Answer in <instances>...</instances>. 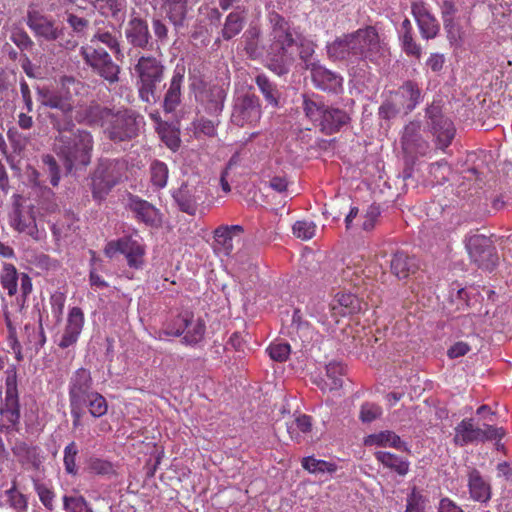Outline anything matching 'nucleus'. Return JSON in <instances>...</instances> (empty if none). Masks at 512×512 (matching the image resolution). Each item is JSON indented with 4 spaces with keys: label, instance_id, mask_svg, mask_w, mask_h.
<instances>
[{
    "label": "nucleus",
    "instance_id": "nucleus-1",
    "mask_svg": "<svg viewBox=\"0 0 512 512\" xmlns=\"http://www.w3.org/2000/svg\"><path fill=\"white\" fill-rule=\"evenodd\" d=\"M271 44L267 50V68L278 76L290 72L298 54L302 67L310 71L314 86L328 94L343 92V77L314 58L316 44L300 33L277 12L269 14Z\"/></svg>",
    "mask_w": 512,
    "mask_h": 512
},
{
    "label": "nucleus",
    "instance_id": "nucleus-51",
    "mask_svg": "<svg viewBox=\"0 0 512 512\" xmlns=\"http://www.w3.org/2000/svg\"><path fill=\"white\" fill-rule=\"evenodd\" d=\"M87 469L96 475H110L114 473L113 464L107 460L91 457L87 461Z\"/></svg>",
    "mask_w": 512,
    "mask_h": 512
},
{
    "label": "nucleus",
    "instance_id": "nucleus-39",
    "mask_svg": "<svg viewBox=\"0 0 512 512\" xmlns=\"http://www.w3.org/2000/svg\"><path fill=\"white\" fill-rule=\"evenodd\" d=\"M54 155L45 154L42 156L43 170L49 178L53 187H57L61 180V166Z\"/></svg>",
    "mask_w": 512,
    "mask_h": 512
},
{
    "label": "nucleus",
    "instance_id": "nucleus-42",
    "mask_svg": "<svg viewBox=\"0 0 512 512\" xmlns=\"http://www.w3.org/2000/svg\"><path fill=\"white\" fill-rule=\"evenodd\" d=\"M206 325L202 318L198 317L191 320V326L186 329V334L183 337V342L189 345L199 343L205 334Z\"/></svg>",
    "mask_w": 512,
    "mask_h": 512
},
{
    "label": "nucleus",
    "instance_id": "nucleus-6",
    "mask_svg": "<svg viewBox=\"0 0 512 512\" xmlns=\"http://www.w3.org/2000/svg\"><path fill=\"white\" fill-rule=\"evenodd\" d=\"M138 77L139 96L146 103H156L159 96L156 88L163 80L165 67L154 56H141L134 67Z\"/></svg>",
    "mask_w": 512,
    "mask_h": 512
},
{
    "label": "nucleus",
    "instance_id": "nucleus-12",
    "mask_svg": "<svg viewBox=\"0 0 512 512\" xmlns=\"http://www.w3.org/2000/svg\"><path fill=\"white\" fill-rule=\"evenodd\" d=\"M261 117L259 98L253 93L238 96L233 105L231 122L239 127L254 125Z\"/></svg>",
    "mask_w": 512,
    "mask_h": 512
},
{
    "label": "nucleus",
    "instance_id": "nucleus-54",
    "mask_svg": "<svg viewBox=\"0 0 512 512\" xmlns=\"http://www.w3.org/2000/svg\"><path fill=\"white\" fill-rule=\"evenodd\" d=\"M78 454V447L75 442L69 443L65 449H64V466L65 471L68 474L76 475L78 472L77 466H76V456Z\"/></svg>",
    "mask_w": 512,
    "mask_h": 512
},
{
    "label": "nucleus",
    "instance_id": "nucleus-57",
    "mask_svg": "<svg viewBox=\"0 0 512 512\" xmlns=\"http://www.w3.org/2000/svg\"><path fill=\"white\" fill-rule=\"evenodd\" d=\"M66 22L71 27L73 33L78 37H83L89 28V20L79 17L73 13H66Z\"/></svg>",
    "mask_w": 512,
    "mask_h": 512
},
{
    "label": "nucleus",
    "instance_id": "nucleus-46",
    "mask_svg": "<svg viewBox=\"0 0 512 512\" xmlns=\"http://www.w3.org/2000/svg\"><path fill=\"white\" fill-rule=\"evenodd\" d=\"M326 107L327 106L324 105L322 102L317 101L311 96L307 94L303 95V110L309 119L320 121Z\"/></svg>",
    "mask_w": 512,
    "mask_h": 512
},
{
    "label": "nucleus",
    "instance_id": "nucleus-15",
    "mask_svg": "<svg viewBox=\"0 0 512 512\" xmlns=\"http://www.w3.org/2000/svg\"><path fill=\"white\" fill-rule=\"evenodd\" d=\"M95 392L90 371L85 368L77 369L69 381V402L85 404Z\"/></svg>",
    "mask_w": 512,
    "mask_h": 512
},
{
    "label": "nucleus",
    "instance_id": "nucleus-35",
    "mask_svg": "<svg viewBox=\"0 0 512 512\" xmlns=\"http://www.w3.org/2000/svg\"><path fill=\"white\" fill-rule=\"evenodd\" d=\"M187 5L188 1L163 3V9L166 13V16L176 30L184 26L188 12Z\"/></svg>",
    "mask_w": 512,
    "mask_h": 512
},
{
    "label": "nucleus",
    "instance_id": "nucleus-53",
    "mask_svg": "<svg viewBox=\"0 0 512 512\" xmlns=\"http://www.w3.org/2000/svg\"><path fill=\"white\" fill-rule=\"evenodd\" d=\"M402 110L400 103L390 95L379 107V116L382 119L390 120L399 115Z\"/></svg>",
    "mask_w": 512,
    "mask_h": 512
},
{
    "label": "nucleus",
    "instance_id": "nucleus-64",
    "mask_svg": "<svg viewBox=\"0 0 512 512\" xmlns=\"http://www.w3.org/2000/svg\"><path fill=\"white\" fill-rule=\"evenodd\" d=\"M6 495L11 507L19 511L26 510L27 499L21 492L17 490L15 481H13L12 487L6 491Z\"/></svg>",
    "mask_w": 512,
    "mask_h": 512
},
{
    "label": "nucleus",
    "instance_id": "nucleus-59",
    "mask_svg": "<svg viewBox=\"0 0 512 512\" xmlns=\"http://www.w3.org/2000/svg\"><path fill=\"white\" fill-rule=\"evenodd\" d=\"M382 415V409L375 403L366 402L362 404L359 413V419L363 423H371Z\"/></svg>",
    "mask_w": 512,
    "mask_h": 512
},
{
    "label": "nucleus",
    "instance_id": "nucleus-33",
    "mask_svg": "<svg viewBox=\"0 0 512 512\" xmlns=\"http://www.w3.org/2000/svg\"><path fill=\"white\" fill-rule=\"evenodd\" d=\"M161 141L172 151H177L180 147V130L175 125L166 121H159L156 126Z\"/></svg>",
    "mask_w": 512,
    "mask_h": 512
},
{
    "label": "nucleus",
    "instance_id": "nucleus-49",
    "mask_svg": "<svg viewBox=\"0 0 512 512\" xmlns=\"http://www.w3.org/2000/svg\"><path fill=\"white\" fill-rule=\"evenodd\" d=\"M96 41H99L106 45L118 58L120 55L123 56L120 48V44L115 35L108 31H98L91 38V44H94Z\"/></svg>",
    "mask_w": 512,
    "mask_h": 512
},
{
    "label": "nucleus",
    "instance_id": "nucleus-13",
    "mask_svg": "<svg viewBox=\"0 0 512 512\" xmlns=\"http://www.w3.org/2000/svg\"><path fill=\"white\" fill-rule=\"evenodd\" d=\"M172 197L181 212L194 216L198 207L205 202L204 186L185 182L173 192Z\"/></svg>",
    "mask_w": 512,
    "mask_h": 512
},
{
    "label": "nucleus",
    "instance_id": "nucleus-31",
    "mask_svg": "<svg viewBox=\"0 0 512 512\" xmlns=\"http://www.w3.org/2000/svg\"><path fill=\"white\" fill-rule=\"evenodd\" d=\"M0 413L8 427H15L20 420V403L18 394H5Z\"/></svg>",
    "mask_w": 512,
    "mask_h": 512
},
{
    "label": "nucleus",
    "instance_id": "nucleus-9",
    "mask_svg": "<svg viewBox=\"0 0 512 512\" xmlns=\"http://www.w3.org/2000/svg\"><path fill=\"white\" fill-rule=\"evenodd\" d=\"M427 127L436 138V146L444 150L447 148L454 136L455 127L453 122L442 113V108L432 103L426 108Z\"/></svg>",
    "mask_w": 512,
    "mask_h": 512
},
{
    "label": "nucleus",
    "instance_id": "nucleus-25",
    "mask_svg": "<svg viewBox=\"0 0 512 512\" xmlns=\"http://www.w3.org/2000/svg\"><path fill=\"white\" fill-rule=\"evenodd\" d=\"M129 207L135 217L146 225L157 227L160 224L161 215L151 203L138 197H131Z\"/></svg>",
    "mask_w": 512,
    "mask_h": 512
},
{
    "label": "nucleus",
    "instance_id": "nucleus-43",
    "mask_svg": "<svg viewBox=\"0 0 512 512\" xmlns=\"http://www.w3.org/2000/svg\"><path fill=\"white\" fill-rule=\"evenodd\" d=\"M169 170L167 165L159 160H154L150 165L151 182L157 189H162L166 186L168 180Z\"/></svg>",
    "mask_w": 512,
    "mask_h": 512
},
{
    "label": "nucleus",
    "instance_id": "nucleus-37",
    "mask_svg": "<svg viewBox=\"0 0 512 512\" xmlns=\"http://www.w3.org/2000/svg\"><path fill=\"white\" fill-rule=\"evenodd\" d=\"M19 274L13 264L5 263L0 274V282L3 289L7 290L9 296L17 293Z\"/></svg>",
    "mask_w": 512,
    "mask_h": 512
},
{
    "label": "nucleus",
    "instance_id": "nucleus-18",
    "mask_svg": "<svg viewBox=\"0 0 512 512\" xmlns=\"http://www.w3.org/2000/svg\"><path fill=\"white\" fill-rule=\"evenodd\" d=\"M401 144L406 154L425 155L429 150V143L421 135V122L411 121L405 127Z\"/></svg>",
    "mask_w": 512,
    "mask_h": 512
},
{
    "label": "nucleus",
    "instance_id": "nucleus-48",
    "mask_svg": "<svg viewBox=\"0 0 512 512\" xmlns=\"http://www.w3.org/2000/svg\"><path fill=\"white\" fill-rule=\"evenodd\" d=\"M226 96V90L222 86H212L208 94L209 109L214 113H220L223 110Z\"/></svg>",
    "mask_w": 512,
    "mask_h": 512
},
{
    "label": "nucleus",
    "instance_id": "nucleus-30",
    "mask_svg": "<svg viewBox=\"0 0 512 512\" xmlns=\"http://www.w3.org/2000/svg\"><path fill=\"white\" fill-rule=\"evenodd\" d=\"M375 458L384 467L395 472L399 476H406L409 472L410 462L400 456L387 451L375 452Z\"/></svg>",
    "mask_w": 512,
    "mask_h": 512
},
{
    "label": "nucleus",
    "instance_id": "nucleus-40",
    "mask_svg": "<svg viewBox=\"0 0 512 512\" xmlns=\"http://www.w3.org/2000/svg\"><path fill=\"white\" fill-rule=\"evenodd\" d=\"M192 318L193 313L190 311H184L180 313L172 323L167 325L165 334L175 337H179L183 333L186 334V329L191 326Z\"/></svg>",
    "mask_w": 512,
    "mask_h": 512
},
{
    "label": "nucleus",
    "instance_id": "nucleus-60",
    "mask_svg": "<svg viewBox=\"0 0 512 512\" xmlns=\"http://www.w3.org/2000/svg\"><path fill=\"white\" fill-rule=\"evenodd\" d=\"M426 498L414 487L407 497L405 512H424Z\"/></svg>",
    "mask_w": 512,
    "mask_h": 512
},
{
    "label": "nucleus",
    "instance_id": "nucleus-2",
    "mask_svg": "<svg viewBox=\"0 0 512 512\" xmlns=\"http://www.w3.org/2000/svg\"><path fill=\"white\" fill-rule=\"evenodd\" d=\"M48 118L56 131L53 152L62 165L63 174L75 177L92 162L94 137L90 131L78 128L71 117L49 114Z\"/></svg>",
    "mask_w": 512,
    "mask_h": 512
},
{
    "label": "nucleus",
    "instance_id": "nucleus-20",
    "mask_svg": "<svg viewBox=\"0 0 512 512\" xmlns=\"http://www.w3.org/2000/svg\"><path fill=\"white\" fill-rule=\"evenodd\" d=\"M244 229L240 225L220 226L214 231V250L226 256L234 249V242H239V237Z\"/></svg>",
    "mask_w": 512,
    "mask_h": 512
},
{
    "label": "nucleus",
    "instance_id": "nucleus-36",
    "mask_svg": "<svg viewBox=\"0 0 512 512\" xmlns=\"http://www.w3.org/2000/svg\"><path fill=\"white\" fill-rule=\"evenodd\" d=\"M244 23L245 15L243 11L229 13L221 31L223 39L228 41L238 35L242 31Z\"/></svg>",
    "mask_w": 512,
    "mask_h": 512
},
{
    "label": "nucleus",
    "instance_id": "nucleus-38",
    "mask_svg": "<svg viewBox=\"0 0 512 512\" xmlns=\"http://www.w3.org/2000/svg\"><path fill=\"white\" fill-rule=\"evenodd\" d=\"M48 107L57 109L61 114L57 113L60 117H71V113L74 109L73 101L71 97L63 91H56L54 97L48 99Z\"/></svg>",
    "mask_w": 512,
    "mask_h": 512
},
{
    "label": "nucleus",
    "instance_id": "nucleus-52",
    "mask_svg": "<svg viewBox=\"0 0 512 512\" xmlns=\"http://www.w3.org/2000/svg\"><path fill=\"white\" fill-rule=\"evenodd\" d=\"M259 30L252 28L245 34V51L250 58L256 59L261 55V50L258 46Z\"/></svg>",
    "mask_w": 512,
    "mask_h": 512
},
{
    "label": "nucleus",
    "instance_id": "nucleus-22",
    "mask_svg": "<svg viewBox=\"0 0 512 512\" xmlns=\"http://www.w3.org/2000/svg\"><path fill=\"white\" fill-rule=\"evenodd\" d=\"M391 96L400 103L404 114L411 113L421 101V90L414 81H405Z\"/></svg>",
    "mask_w": 512,
    "mask_h": 512
},
{
    "label": "nucleus",
    "instance_id": "nucleus-62",
    "mask_svg": "<svg viewBox=\"0 0 512 512\" xmlns=\"http://www.w3.org/2000/svg\"><path fill=\"white\" fill-rule=\"evenodd\" d=\"M293 234L300 239L309 240L315 235L316 226L311 221H297L293 225Z\"/></svg>",
    "mask_w": 512,
    "mask_h": 512
},
{
    "label": "nucleus",
    "instance_id": "nucleus-32",
    "mask_svg": "<svg viewBox=\"0 0 512 512\" xmlns=\"http://www.w3.org/2000/svg\"><path fill=\"white\" fill-rule=\"evenodd\" d=\"M364 443L367 446H390L396 449L408 451L406 444L392 431H382L377 434H371L365 438Z\"/></svg>",
    "mask_w": 512,
    "mask_h": 512
},
{
    "label": "nucleus",
    "instance_id": "nucleus-16",
    "mask_svg": "<svg viewBox=\"0 0 512 512\" xmlns=\"http://www.w3.org/2000/svg\"><path fill=\"white\" fill-rule=\"evenodd\" d=\"M125 37L134 48L152 50L154 41L149 31L148 23L140 17H132L125 27Z\"/></svg>",
    "mask_w": 512,
    "mask_h": 512
},
{
    "label": "nucleus",
    "instance_id": "nucleus-11",
    "mask_svg": "<svg viewBox=\"0 0 512 512\" xmlns=\"http://www.w3.org/2000/svg\"><path fill=\"white\" fill-rule=\"evenodd\" d=\"M326 54L332 62L354 64L360 62L355 31L342 34L326 44Z\"/></svg>",
    "mask_w": 512,
    "mask_h": 512
},
{
    "label": "nucleus",
    "instance_id": "nucleus-56",
    "mask_svg": "<svg viewBox=\"0 0 512 512\" xmlns=\"http://www.w3.org/2000/svg\"><path fill=\"white\" fill-rule=\"evenodd\" d=\"M99 9L103 14L111 15L118 19L119 14L125 9V0H98Z\"/></svg>",
    "mask_w": 512,
    "mask_h": 512
},
{
    "label": "nucleus",
    "instance_id": "nucleus-7",
    "mask_svg": "<svg viewBox=\"0 0 512 512\" xmlns=\"http://www.w3.org/2000/svg\"><path fill=\"white\" fill-rule=\"evenodd\" d=\"M81 56L85 63L100 77L110 84L119 81L120 66L117 65L102 48L82 47Z\"/></svg>",
    "mask_w": 512,
    "mask_h": 512
},
{
    "label": "nucleus",
    "instance_id": "nucleus-24",
    "mask_svg": "<svg viewBox=\"0 0 512 512\" xmlns=\"http://www.w3.org/2000/svg\"><path fill=\"white\" fill-rule=\"evenodd\" d=\"M184 74V67H176L173 72L163 99V109L166 113L174 112L181 103V88L185 77Z\"/></svg>",
    "mask_w": 512,
    "mask_h": 512
},
{
    "label": "nucleus",
    "instance_id": "nucleus-29",
    "mask_svg": "<svg viewBox=\"0 0 512 512\" xmlns=\"http://www.w3.org/2000/svg\"><path fill=\"white\" fill-rule=\"evenodd\" d=\"M456 435L454 437L455 444L464 446L474 441H481L483 429L475 428L472 419L462 420L455 428Z\"/></svg>",
    "mask_w": 512,
    "mask_h": 512
},
{
    "label": "nucleus",
    "instance_id": "nucleus-14",
    "mask_svg": "<svg viewBox=\"0 0 512 512\" xmlns=\"http://www.w3.org/2000/svg\"><path fill=\"white\" fill-rule=\"evenodd\" d=\"M118 252L126 256L128 265L132 268H139L143 264L144 247L130 236L106 244L104 254L107 257L113 258Z\"/></svg>",
    "mask_w": 512,
    "mask_h": 512
},
{
    "label": "nucleus",
    "instance_id": "nucleus-61",
    "mask_svg": "<svg viewBox=\"0 0 512 512\" xmlns=\"http://www.w3.org/2000/svg\"><path fill=\"white\" fill-rule=\"evenodd\" d=\"M402 50L408 55L416 59H420L422 48L413 38V33L408 35H399Z\"/></svg>",
    "mask_w": 512,
    "mask_h": 512
},
{
    "label": "nucleus",
    "instance_id": "nucleus-10",
    "mask_svg": "<svg viewBox=\"0 0 512 512\" xmlns=\"http://www.w3.org/2000/svg\"><path fill=\"white\" fill-rule=\"evenodd\" d=\"M470 259L481 269L492 271L498 262L496 248L484 235L470 236L466 242Z\"/></svg>",
    "mask_w": 512,
    "mask_h": 512
},
{
    "label": "nucleus",
    "instance_id": "nucleus-8",
    "mask_svg": "<svg viewBox=\"0 0 512 512\" xmlns=\"http://www.w3.org/2000/svg\"><path fill=\"white\" fill-rule=\"evenodd\" d=\"M360 61L377 63L385 57L386 43L381 39L377 29L368 25L355 31Z\"/></svg>",
    "mask_w": 512,
    "mask_h": 512
},
{
    "label": "nucleus",
    "instance_id": "nucleus-5",
    "mask_svg": "<svg viewBox=\"0 0 512 512\" xmlns=\"http://www.w3.org/2000/svg\"><path fill=\"white\" fill-rule=\"evenodd\" d=\"M26 24L38 39L46 42H58L66 49H73L78 45L73 38L66 39L65 27L61 22L38 10L27 12Z\"/></svg>",
    "mask_w": 512,
    "mask_h": 512
},
{
    "label": "nucleus",
    "instance_id": "nucleus-17",
    "mask_svg": "<svg viewBox=\"0 0 512 512\" xmlns=\"http://www.w3.org/2000/svg\"><path fill=\"white\" fill-rule=\"evenodd\" d=\"M411 12L417 22L422 38L426 40L434 39L440 31V24L426 4L422 1H413Z\"/></svg>",
    "mask_w": 512,
    "mask_h": 512
},
{
    "label": "nucleus",
    "instance_id": "nucleus-4",
    "mask_svg": "<svg viewBox=\"0 0 512 512\" xmlns=\"http://www.w3.org/2000/svg\"><path fill=\"white\" fill-rule=\"evenodd\" d=\"M145 125L144 117L130 108L113 111L104 134L115 144L130 142L136 139Z\"/></svg>",
    "mask_w": 512,
    "mask_h": 512
},
{
    "label": "nucleus",
    "instance_id": "nucleus-45",
    "mask_svg": "<svg viewBox=\"0 0 512 512\" xmlns=\"http://www.w3.org/2000/svg\"><path fill=\"white\" fill-rule=\"evenodd\" d=\"M302 466L304 469L308 470L310 473H334L337 469V466L334 463L327 462L324 460H319L314 458L313 456L305 457L302 460Z\"/></svg>",
    "mask_w": 512,
    "mask_h": 512
},
{
    "label": "nucleus",
    "instance_id": "nucleus-63",
    "mask_svg": "<svg viewBox=\"0 0 512 512\" xmlns=\"http://www.w3.org/2000/svg\"><path fill=\"white\" fill-rule=\"evenodd\" d=\"M336 300L338 304L345 309L342 314H351L359 309V300L351 293H338Z\"/></svg>",
    "mask_w": 512,
    "mask_h": 512
},
{
    "label": "nucleus",
    "instance_id": "nucleus-23",
    "mask_svg": "<svg viewBox=\"0 0 512 512\" xmlns=\"http://www.w3.org/2000/svg\"><path fill=\"white\" fill-rule=\"evenodd\" d=\"M83 325L84 314L82 309L79 307H73L68 314L67 324L59 342V347L65 349L74 345L79 338Z\"/></svg>",
    "mask_w": 512,
    "mask_h": 512
},
{
    "label": "nucleus",
    "instance_id": "nucleus-3",
    "mask_svg": "<svg viewBox=\"0 0 512 512\" xmlns=\"http://www.w3.org/2000/svg\"><path fill=\"white\" fill-rule=\"evenodd\" d=\"M127 170L128 162L124 158L98 157L87 176L93 201L101 204L106 200L126 177Z\"/></svg>",
    "mask_w": 512,
    "mask_h": 512
},
{
    "label": "nucleus",
    "instance_id": "nucleus-28",
    "mask_svg": "<svg viewBox=\"0 0 512 512\" xmlns=\"http://www.w3.org/2000/svg\"><path fill=\"white\" fill-rule=\"evenodd\" d=\"M10 225L20 233H27L33 239H38V228L33 216H24L20 210V205L16 204L13 212L10 214Z\"/></svg>",
    "mask_w": 512,
    "mask_h": 512
},
{
    "label": "nucleus",
    "instance_id": "nucleus-26",
    "mask_svg": "<svg viewBox=\"0 0 512 512\" xmlns=\"http://www.w3.org/2000/svg\"><path fill=\"white\" fill-rule=\"evenodd\" d=\"M468 488L473 500L486 503L491 499V485L483 478L476 468L468 471Z\"/></svg>",
    "mask_w": 512,
    "mask_h": 512
},
{
    "label": "nucleus",
    "instance_id": "nucleus-27",
    "mask_svg": "<svg viewBox=\"0 0 512 512\" xmlns=\"http://www.w3.org/2000/svg\"><path fill=\"white\" fill-rule=\"evenodd\" d=\"M349 121L350 116L344 110L327 106L320 119V126L322 132L331 135L339 131Z\"/></svg>",
    "mask_w": 512,
    "mask_h": 512
},
{
    "label": "nucleus",
    "instance_id": "nucleus-41",
    "mask_svg": "<svg viewBox=\"0 0 512 512\" xmlns=\"http://www.w3.org/2000/svg\"><path fill=\"white\" fill-rule=\"evenodd\" d=\"M255 82L264 95L265 99L272 105L278 104L279 99V91L277 89V86L270 81V79L264 75L260 74L256 77Z\"/></svg>",
    "mask_w": 512,
    "mask_h": 512
},
{
    "label": "nucleus",
    "instance_id": "nucleus-44",
    "mask_svg": "<svg viewBox=\"0 0 512 512\" xmlns=\"http://www.w3.org/2000/svg\"><path fill=\"white\" fill-rule=\"evenodd\" d=\"M326 377L327 381H325V385L329 388V390H337L342 387L343 380V366L340 363L332 362L326 365Z\"/></svg>",
    "mask_w": 512,
    "mask_h": 512
},
{
    "label": "nucleus",
    "instance_id": "nucleus-55",
    "mask_svg": "<svg viewBox=\"0 0 512 512\" xmlns=\"http://www.w3.org/2000/svg\"><path fill=\"white\" fill-rule=\"evenodd\" d=\"M64 509L68 512H93L87 501L82 496H64Z\"/></svg>",
    "mask_w": 512,
    "mask_h": 512
},
{
    "label": "nucleus",
    "instance_id": "nucleus-50",
    "mask_svg": "<svg viewBox=\"0 0 512 512\" xmlns=\"http://www.w3.org/2000/svg\"><path fill=\"white\" fill-rule=\"evenodd\" d=\"M429 173L432 177L433 183L443 184L449 179V175L451 174V167L447 161L442 160L431 164Z\"/></svg>",
    "mask_w": 512,
    "mask_h": 512
},
{
    "label": "nucleus",
    "instance_id": "nucleus-19",
    "mask_svg": "<svg viewBox=\"0 0 512 512\" xmlns=\"http://www.w3.org/2000/svg\"><path fill=\"white\" fill-rule=\"evenodd\" d=\"M112 113V109L92 101L77 111L76 120L79 123H85L90 126L103 127L105 123L108 124Z\"/></svg>",
    "mask_w": 512,
    "mask_h": 512
},
{
    "label": "nucleus",
    "instance_id": "nucleus-58",
    "mask_svg": "<svg viewBox=\"0 0 512 512\" xmlns=\"http://www.w3.org/2000/svg\"><path fill=\"white\" fill-rule=\"evenodd\" d=\"M10 40L22 51L31 50L34 46L33 40L22 28L13 29Z\"/></svg>",
    "mask_w": 512,
    "mask_h": 512
},
{
    "label": "nucleus",
    "instance_id": "nucleus-47",
    "mask_svg": "<svg viewBox=\"0 0 512 512\" xmlns=\"http://www.w3.org/2000/svg\"><path fill=\"white\" fill-rule=\"evenodd\" d=\"M85 407L93 417H101L107 413L108 405L106 399L97 391L85 401Z\"/></svg>",
    "mask_w": 512,
    "mask_h": 512
},
{
    "label": "nucleus",
    "instance_id": "nucleus-34",
    "mask_svg": "<svg viewBox=\"0 0 512 512\" xmlns=\"http://www.w3.org/2000/svg\"><path fill=\"white\" fill-rule=\"evenodd\" d=\"M13 454L22 464H31L34 469H39L41 459L36 446L28 445L25 442H18L12 448Z\"/></svg>",
    "mask_w": 512,
    "mask_h": 512
},
{
    "label": "nucleus",
    "instance_id": "nucleus-21",
    "mask_svg": "<svg viewBox=\"0 0 512 512\" xmlns=\"http://www.w3.org/2000/svg\"><path fill=\"white\" fill-rule=\"evenodd\" d=\"M420 268L419 260L404 251H397L390 261V272L399 280H405L414 275Z\"/></svg>",
    "mask_w": 512,
    "mask_h": 512
}]
</instances>
